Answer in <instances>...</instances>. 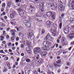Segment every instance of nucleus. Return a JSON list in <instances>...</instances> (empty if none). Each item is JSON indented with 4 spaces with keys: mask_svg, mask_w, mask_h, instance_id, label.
Segmentation results:
<instances>
[{
    "mask_svg": "<svg viewBox=\"0 0 74 74\" xmlns=\"http://www.w3.org/2000/svg\"><path fill=\"white\" fill-rule=\"evenodd\" d=\"M50 45H51V43L49 42V43H48V44H47V46H48V47H49V46H50Z\"/></svg>",
    "mask_w": 74,
    "mask_h": 74,
    "instance_id": "c9c22d12",
    "label": "nucleus"
},
{
    "mask_svg": "<svg viewBox=\"0 0 74 74\" xmlns=\"http://www.w3.org/2000/svg\"><path fill=\"white\" fill-rule=\"evenodd\" d=\"M19 37H21V36H22V34H21L20 33H19Z\"/></svg>",
    "mask_w": 74,
    "mask_h": 74,
    "instance_id": "13d9d810",
    "label": "nucleus"
},
{
    "mask_svg": "<svg viewBox=\"0 0 74 74\" xmlns=\"http://www.w3.org/2000/svg\"><path fill=\"white\" fill-rule=\"evenodd\" d=\"M45 33V30L44 29H42L41 33L42 34H44Z\"/></svg>",
    "mask_w": 74,
    "mask_h": 74,
    "instance_id": "bb28decb",
    "label": "nucleus"
},
{
    "mask_svg": "<svg viewBox=\"0 0 74 74\" xmlns=\"http://www.w3.org/2000/svg\"><path fill=\"white\" fill-rule=\"evenodd\" d=\"M4 19H7V17L6 16H4Z\"/></svg>",
    "mask_w": 74,
    "mask_h": 74,
    "instance_id": "0e129e2a",
    "label": "nucleus"
},
{
    "mask_svg": "<svg viewBox=\"0 0 74 74\" xmlns=\"http://www.w3.org/2000/svg\"><path fill=\"white\" fill-rule=\"evenodd\" d=\"M2 7L3 8H5V3H2Z\"/></svg>",
    "mask_w": 74,
    "mask_h": 74,
    "instance_id": "f3484780",
    "label": "nucleus"
},
{
    "mask_svg": "<svg viewBox=\"0 0 74 74\" xmlns=\"http://www.w3.org/2000/svg\"><path fill=\"white\" fill-rule=\"evenodd\" d=\"M51 21H48L46 22V24L47 25H51Z\"/></svg>",
    "mask_w": 74,
    "mask_h": 74,
    "instance_id": "dca6fc26",
    "label": "nucleus"
},
{
    "mask_svg": "<svg viewBox=\"0 0 74 74\" xmlns=\"http://www.w3.org/2000/svg\"><path fill=\"white\" fill-rule=\"evenodd\" d=\"M64 33H66V32H67V29L66 28H65L64 29Z\"/></svg>",
    "mask_w": 74,
    "mask_h": 74,
    "instance_id": "a19ab883",
    "label": "nucleus"
},
{
    "mask_svg": "<svg viewBox=\"0 0 74 74\" xmlns=\"http://www.w3.org/2000/svg\"><path fill=\"white\" fill-rule=\"evenodd\" d=\"M10 28H8L6 29V31H7V32H8V31H9V30H10Z\"/></svg>",
    "mask_w": 74,
    "mask_h": 74,
    "instance_id": "680f3d73",
    "label": "nucleus"
},
{
    "mask_svg": "<svg viewBox=\"0 0 74 74\" xmlns=\"http://www.w3.org/2000/svg\"><path fill=\"white\" fill-rule=\"evenodd\" d=\"M20 66H22V65H23V63L22 62H21V63L20 64Z\"/></svg>",
    "mask_w": 74,
    "mask_h": 74,
    "instance_id": "5fc2aeb1",
    "label": "nucleus"
},
{
    "mask_svg": "<svg viewBox=\"0 0 74 74\" xmlns=\"http://www.w3.org/2000/svg\"><path fill=\"white\" fill-rule=\"evenodd\" d=\"M49 43V42L48 41H44L43 42V45L44 46H45L46 47V45H47Z\"/></svg>",
    "mask_w": 74,
    "mask_h": 74,
    "instance_id": "f8f14e48",
    "label": "nucleus"
},
{
    "mask_svg": "<svg viewBox=\"0 0 74 74\" xmlns=\"http://www.w3.org/2000/svg\"><path fill=\"white\" fill-rule=\"evenodd\" d=\"M1 11L2 12H3V11H4V9L3 8H1Z\"/></svg>",
    "mask_w": 74,
    "mask_h": 74,
    "instance_id": "4d7b16f0",
    "label": "nucleus"
},
{
    "mask_svg": "<svg viewBox=\"0 0 74 74\" xmlns=\"http://www.w3.org/2000/svg\"><path fill=\"white\" fill-rule=\"evenodd\" d=\"M51 37V36H50V35H49V34L48 33L47 36H46L45 37V40H49V38Z\"/></svg>",
    "mask_w": 74,
    "mask_h": 74,
    "instance_id": "6e6552de",
    "label": "nucleus"
},
{
    "mask_svg": "<svg viewBox=\"0 0 74 74\" xmlns=\"http://www.w3.org/2000/svg\"><path fill=\"white\" fill-rule=\"evenodd\" d=\"M3 33L4 35H5L6 34V33H5V31H4L3 32Z\"/></svg>",
    "mask_w": 74,
    "mask_h": 74,
    "instance_id": "09e8293b",
    "label": "nucleus"
},
{
    "mask_svg": "<svg viewBox=\"0 0 74 74\" xmlns=\"http://www.w3.org/2000/svg\"><path fill=\"white\" fill-rule=\"evenodd\" d=\"M15 3H18V2H21V0H15Z\"/></svg>",
    "mask_w": 74,
    "mask_h": 74,
    "instance_id": "c85d7f7f",
    "label": "nucleus"
},
{
    "mask_svg": "<svg viewBox=\"0 0 74 74\" xmlns=\"http://www.w3.org/2000/svg\"><path fill=\"white\" fill-rule=\"evenodd\" d=\"M11 40H15V38H14V37H12L11 38Z\"/></svg>",
    "mask_w": 74,
    "mask_h": 74,
    "instance_id": "bf43d9fd",
    "label": "nucleus"
},
{
    "mask_svg": "<svg viewBox=\"0 0 74 74\" xmlns=\"http://www.w3.org/2000/svg\"><path fill=\"white\" fill-rule=\"evenodd\" d=\"M41 54L42 56L45 57V56H46V55H47V53L46 51H44Z\"/></svg>",
    "mask_w": 74,
    "mask_h": 74,
    "instance_id": "9d476101",
    "label": "nucleus"
},
{
    "mask_svg": "<svg viewBox=\"0 0 74 74\" xmlns=\"http://www.w3.org/2000/svg\"><path fill=\"white\" fill-rule=\"evenodd\" d=\"M1 24L2 26V27H5V25L4 24L1 23Z\"/></svg>",
    "mask_w": 74,
    "mask_h": 74,
    "instance_id": "e433bc0d",
    "label": "nucleus"
},
{
    "mask_svg": "<svg viewBox=\"0 0 74 74\" xmlns=\"http://www.w3.org/2000/svg\"><path fill=\"white\" fill-rule=\"evenodd\" d=\"M44 3H42V5H40V8L39 9L40 10H41V12H43L44 11Z\"/></svg>",
    "mask_w": 74,
    "mask_h": 74,
    "instance_id": "423d86ee",
    "label": "nucleus"
},
{
    "mask_svg": "<svg viewBox=\"0 0 74 74\" xmlns=\"http://www.w3.org/2000/svg\"><path fill=\"white\" fill-rule=\"evenodd\" d=\"M5 60H7L8 59V57H6L4 58Z\"/></svg>",
    "mask_w": 74,
    "mask_h": 74,
    "instance_id": "f704fd0d",
    "label": "nucleus"
},
{
    "mask_svg": "<svg viewBox=\"0 0 74 74\" xmlns=\"http://www.w3.org/2000/svg\"><path fill=\"white\" fill-rule=\"evenodd\" d=\"M31 14H32V15L33 14V10H32L31 11Z\"/></svg>",
    "mask_w": 74,
    "mask_h": 74,
    "instance_id": "864d4df0",
    "label": "nucleus"
},
{
    "mask_svg": "<svg viewBox=\"0 0 74 74\" xmlns=\"http://www.w3.org/2000/svg\"><path fill=\"white\" fill-rule=\"evenodd\" d=\"M71 10H74V7H73V5H72L71 7Z\"/></svg>",
    "mask_w": 74,
    "mask_h": 74,
    "instance_id": "79ce46f5",
    "label": "nucleus"
},
{
    "mask_svg": "<svg viewBox=\"0 0 74 74\" xmlns=\"http://www.w3.org/2000/svg\"><path fill=\"white\" fill-rule=\"evenodd\" d=\"M42 50H43L44 51H46V50H47V47H42Z\"/></svg>",
    "mask_w": 74,
    "mask_h": 74,
    "instance_id": "a878e982",
    "label": "nucleus"
},
{
    "mask_svg": "<svg viewBox=\"0 0 74 74\" xmlns=\"http://www.w3.org/2000/svg\"><path fill=\"white\" fill-rule=\"evenodd\" d=\"M67 22L68 23H69V24H70L71 23V21L70 20H70H68L67 21Z\"/></svg>",
    "mask_w": 74,
    "mask_h": 74,
    "instance_id": "b1692460",
    "label": "nucleus"
},
{
    "mask_svg": "<svg viewBox=\"0 0 74 74\" xmlns=\"http://www.w3.org/2000/svg\"><path fill=\"white\" fill-rule=\"evenodd\" d=\"M12 14L15 15H16V13L15 11H13L12 12Z\"/></svg>",
    "mask_w": 74,
    "mask_h": 74,
    "instance_id": "7c9ffc66",
    "label": "nucleus"
},
{
    "mask_svg": "<svg viewBox=\"0 0 74 74\" xmlns=\"http://www.w3.org/2000/svg\"><path fill=\"white\" fill-rule=\"evenodd\" d=\"M14 15L13 14H10V16L11 18H14Z\"/></svg>",
    "mask_w": 74,
    "mask_h": 74,
    "instance_id": "aec40b11",
    "label": "nucleus"
},
{
    "mask_svg": "<svg viewBox=\"0 0 74 74\" xmlns=\"http://www.w3.org/2000/svg\"><path fill=\"white\" fill-rule=\"evenodd\" d=\"M8 45L9 46V47H10V46L11 45V43L10 42L9 43Z\"/></svg>",
    "mask_w": 74,
    "mask_h": 74,
    "instance_id": "a18cd8bd",
    "label": "nucleus"
},
{
    "mask_svg": "<svg viewBox=\"0 0 74 74\" xmlns=\"http://www.w3.org/2000/svg\"><path fill=\"white\" fill-rule=\"evenodd\" d=\"M53 35L55 36L56 35V34L57 33V31H56V29H55L53 31V32H52Z\"/></svg>",
    "mask_w": 74,
    "mask_h": 74,
    "instance_id": "ddd939ff",
    "label": "nucleus"
},
{
    "mask_svg": "<svg viewBox=\"0 0 74 74\" xmlns=\"http://www.w3.org/2000/svg\"><path fill=\"white\" fill-rule=\"evenodd\" d=\"M51 31H52V30H56V27L55 26L52 27L51 28Z\"/></svg>",
    "mask_w": 74,
    "mask_h": 74,
    "instance_id": "2eb2a0df",
    "label": "nucleus"
},
{
    "mask_svg": "<svg viewBox=\"0 0 74 74\" xmlns=\"http://www.w3.org/2000/svg\"><path fill=\"white\" fill-rule=\"evenodd\" d=\"M26 61L27 62V63H29L31 62V60L29 59H27L26 60Z\"/></svg>",
    "mask_w": 74,
    "mask_h": 74,
    "instance_id": "412c9836",
    "label": "nucleus"
},
{
    "mask_svg": "<svg viewBox=\"0 0 74 74\" xmlns=\"http://www.w3.org/2000/svg\"><path fill=\"white\" fill-rule=\"evenodd\" d=\"M8 71V69H4L3 70V71L4 73H5V72H6Z\"/></svg>",
    "mask_w": 74,
    "mask_h": 74,
    "instance_id": "c756f323",
    "label": "nucleus"
},
{
    "mask_svg": "<svg viewBox=\"0 0 74 74\" xmlns=\"http://www.w3.org/2000/svg\"><path fill=\"white\" fill-rule=\"evenodd\" d=\"M56 63L57 64H59V63H61V61H60V60H58L56 61Z\"/></svg>",
    "mask_w": 74,
    "mask_h": 74,
    "instance_id": "72a5a7b5",
    "label": "nucleus"
},
{
    "mask_svg": "<svg viewBox=\"0 0 74 74\" xmlns=\"http://www.w3.org/2000/svg\"><path fill=\"white\" fill-rule=\"evenodd\" d=\"M0 53H3L5 54V53L3 51V50H1L0 51Z\"/></svg>",
    "mask_w": 74,
    "mask_h": 74,
    "instance_id": "ea45409f",
    "label": "nucleus"
},
{
    "mask_svg": "<svg viewBox=\"0 0 74 74\" xmlns=\"http://www.w3.org/2000/svg\"><path fill=\"white\" fill-rule=\"evenodd\" d=\"M5 15V12H3L2 14H1V16H3V15Z\"/></svg>",
    "mask_w": 74,
    "mask_h": 74,
    "instance_id": "473e14b6",
    "label": "nucleus"
},
{
    "mask_svg": "<svg viewBox=\"0 0 74 74\" xmlns=\"http://www.w3.org/2000/svg\"><path fill=\"white\" fill-rule=\"evenodd\" d=\"M34 73L35 74H37V71H34Z\"/></svg>",
    "mask_w": 74,
    "mask_h": 74,
    "instance_id": "774afa93",
    "label": "nucleus"
},
{
    "mask_svg": "<svg viewBox=\"0 0 74 74\" xmlns=\"http://www.w3.org/2000/svg\"><path fill=\"white\" fill-rule=\"evenodd\" d=\"M41 50L40 47H36L34 49V53L35 55H37V56L38 57H39V56L38 53H40V52Z\"/></svg>",
    "mask_w": 74,
    "mask_h": 74,
    "instance_id": "f03ea898",
    "label": "nucleus"
},
{
    "mask_svg": "<svg viewBox=\"0 0 74 74\" xmlns=\"http://www.w3.org/2000/svg\"><path fill=\"white\" fill-rule=\"evenodd\" d=\"M63 3H61V4L60 3L59 5V6L60 7V8L58 9L59 11H63L64 10V7L63 6Z\"/></svg>",
    "mask_w": 74,
    "mask_h": 74,
    "instance_id": "20e7f679",
    "label": "nucleus"
},
{
    "mask_svg": "<svg viewBox=\"0 0 74 74\" xmlns=\"http://www.w3.org/2000/svg\"><path fill=\"white\" fill-rule=\"evenodd\" d=\"M19 38L18 37H17L16 38V41H18L19 40Z\"/></svg>",
    "mask_w": 74,
    "mask_h": 74,
    "instance_id": "de8ad7c7",
    "label": "nucleus"
},
{
    "mask_svg": "<svg viewBox=\"0 0 74 74\" xmlns=\"http://www.w3.org/2000/svg\"><path fill=\"white\" fill-rule=\"evenodd\" d=\"M46 15L47 16H50L51 15L52 19H55L56 16V13L53 12H49L46 13Z\"/></svg>",
    "mask_w": 74,
    "mask_h": 74,
    "instance_id": "f257e3e1",
    "label": "nucleus"
},
{
    "mask_svg": "<svg viewBox=\"0 0 74 74\" xmlns=\"http://www.w3.org/2000/svg\"><path fill=\"white\" fill-rule=\"evenodd\" d=\"M64 16V14H61V16L62 18H63V16Z\"/></svg>",
    "mask_w": 74,
    "mask_h": 74,
    "instance_id": "8fccbe9b",
    "label": "nucleus"
},
{
    "mask_svg": "<svg viewBox=\"0 0 74 74\" xmlns=\"http://www.w3.org/2000/svg\"><path fill=\"white\" fill-rule=\"evenodd\" d=\"M59 28L60 29H62V23L60 22L59 24Z\"/></svg>",
    "mask_w": 74,
    "mask_h": 74,
    "instance_id": "6ab92c4d",
    "label": "nucleus"
},
{
    "mask_svg": "<svg viewBox=\"0 0 74 74\" xmlns=\"http://www.w3.org/2000/svg\"><path fill=\"white\" fill-rule=\"evenodd\" d=\"M37 63L39 64H41L43 63V60L42 58H40L39 59V60L37 61Z\"/></svg>",
    "mask_w": 74,
    "mask_h": 74,
    "instance_id": "1a4fd4ad",
    "label": "nucleus"
},
{
    "mask_svg": "<svg viewBox=\"0 0 74 74\" xmlns=\"http://www.w3.org/2000/svg\"><path fill=\"white\" fill-rule=\"evenodd\" d=\"M29 49L28 50H27V53H28L30 54V53L31 52V51H30V47H28V49H29Z\"/></svg>",
    "mask_w": 74,
    "mask_h": 74,
    "instance_id": "5701e85b",
    "label": "nucleus"
},
{
    "mask_svg": "<svg viewBox=\"0 0 74 74\" xmlns=\"http://www.w3.org/2000/svg\"><path fill=\"white\" fill-rule=\"evenodd\" d=\"M11 5V2H9L7 4V7H8V8H10Z\"/></svg>",
    "mask_w": 74,
    "mask_h": 74,
    "instance_id": "4468645a",
    "label": "nucleus"
},
{
    "mask_svg": "<svg viewBox=\"0 0 74 74\" xmlns=\"http://www.w3.org/2000/svg\"><path fill=\"white\" fill-rule=\"evenodd\" d=\"M74 41L71 42V45H73V44H74Z\"/></svg>",
    "mask_w": 74,
    "mask_h": 74,
    "instance_id": "e2e57ef3",
    "label": "nucleus"
},
{
    "mask_svg": "<svg viewBox=\"0 0 74 74\" xmlns=\"http://www.w3.org/2000/svg\"><path fill=\"white\" fill-rule=\"evenodd\" d=\"M17 11H20L19 13V14L22 17L24 16L25 12L23 11V10H22L21 8H19L18 9H17Z\"/></svg>",
    "mask_w": 74,
    "mask_h": 74,
    "instance_id": "7ed1b4c3",
    "label": "nucleus"
},
{
    "mask_svg": "<svg viewBox=\"0 0 74 74\" xmlns=\"http://www.w3.org/2000/svg\"><path fill=\"white\" fill-rule=\"evenodd\" d=\"M12 49L13 50H14V49H15V47H13L12 48Z\"/></svg>",
    "mask_w": 74,
    "mask_h": 74,
    "instance_id": "69168bd1",
    "label": "nucleus"
},
{
    "mask_svg": "<svg viewBox=\"0 0 74 74\" xmlns=\"http://www.w3.org/2000/svg\"><path fill=\"white\" fill-rule=\"evenodd\" d=\"M65 40H66V38L62 37L61 39V42L63 46L66 45V44L65 43Z\"/></svg>",
    "mask_w": 74,
    "mask_h": 74,
    "instance_id": "39448f33",
    "label": "nucleus"
},
{
    "mask_svg": "<svg viewBox=\"0 0 74 74\" xmlns=\"http://www.w3.org/2000/svg\"><path fill=\"white\" fill-rule=\"evenodd\" d=\"M30 38V39L31 40H34V38H35V37L33 35H32L29 37V38Z\"/></svg>",
    "mask_w": 74,
    "mask_h": 74,
    "instance_id": "a211bd4d",
    "label": "nucleus"
},
{
    "mask_svg": "<svg viewBox=\"0 0 74 74\" xmlns=\"http://www.w3.org/2000/svg\"><path fill=\"white\" fill-rule=\"evenodd\" d=\"M71 35H74V32H71Z\"/></svg>",
    "mask_w": 74,
    "mask_h": 74,
    "instance_id": "338daca9",
    "label": "nucleus"
},
{
    "mask_svg": "<svg viewBox=\"0 0 74 74\" xmlns=\"http://www.w3.org/2000/svg\"><path fill=\"white\" fill-rule=\"evenodd\" d=\"M59 22H62V18H61V17H59Z\"/></svg>",
    "mask_w": 74,
    "mask_h": 74,
    "instance_id": "4c0bfd02",
    "label": "nucleus"
},
{
    "mask_svg": "<svg viewBox=\"0 0 74 74\" xmlns=\"http://www.w3.org/2000/svg\"><path fill=\"white\" fill-rule=\"evenodd\" d=\"M72 15L74 16V11H73L72 12Z\"/></svg>",
    "mask_w": 74,
    "mask_h": 74,
    "instance_id": "6e6d98bb",
    "label": "nucleus"
},
{
    "mask_svg": "<svg viewBox=\"0 0 74 74\" xmlns=\"http://www.w3.org/2000/svg\"><path fill=\"white\" fill-rule=\"evenodd\" d=\"M10 31V32H11L12 33H15V32H16V30L15 29H12Z\"/></svg>",
    "mask_w": 74,
    "mask_h": 74,
    "instance_id": "2f4dec72",
    "label": "nucleus"
},
{
    "mask_svg": "<svg viewBox=\"0 0 74 74\" xmlns=\"http://www.w3.org/2000/svg\"><path fill=\"white\" fill-rule=\"evenodd\" d=\"M12 36H14L15 35V33L12 32Z\"/></svg>",
    "mask_w": 74,
    "mask_h": 74,
    "instance_id": "58836bf2",
    "label": "nucleus"
},
{
    "mask_svg": "<svg viewBox=\"0 0 74 74\" xmlns=\"http://www.w3.org/2000/svg\"><path fill=\"white\" fill-rule=\"evenodd\" d=\"M23 23H28V21L26 20H25L23 21Z\"/></svg>",
    "mask_w": 74,
    "mask_h": 74,
    "instance_id": "4be33fe9",
    "label": "nucleus"
},
{
    "mask_svg": "<svg viewBox=\"0 0 74 74\" xmlns=\"http://www.w3.org/2000/svg\"><path fill=\"white\" fill-rule=\"evenodd\" d=\"M6 64L7 65V66L8 67H10V63L8 62H6Z\"/></svg>",
    "mask_w": 74,
    "mask_h": 74,
    "instance_id": "cd10ccee",
    "label": "nucleus"
},
{
    "mask_svg": "<svg viewBox=\"0 0 74 74\" xmlns=\"http://www.w3.org/2000/svg\"><path fill=\"white\" fill-rule=\"evenodd\" d=\"M40 73H41V71L40 70V69H38L37 70Z\"/></svg>",
    "mask_w": 74,
    "mask_h": 74,
    "instance_id": "37998d69",
    "label": "nucleus"
},
{
    "mask_svg": "<svg viewBox=\"0 0 74 74\" xmlns=\"http://www.w3.org/2000/svg\"><path fill=\"white\" fill-rule=\"evenodd\" d=\"M26 44L28 45L29 44V41H28V40H27L26 41Z\"/></svg>",
    "mask_w": 74,
    "mask_h": 74,
    "instance_id": "603ef678",
    "label": "nucleus"
},
{
    "mask_svg": "<svg viewBox=\"0 0 74 74\" xmlns=\"http://www.w3.org/2000/svg\"><path fill=\"white\" fill-rule=\"evenodd\" d=\"M10 38V36H9L7 35L6 36V38H7V39H8V38Z\"/></svg>",
    "mask_w": 74,
    "mask_h": 74,
    "instance_id": "49530a36",
    "label": "nucleus"
},
{
    "mask_svg": "<svg viewBox=\"0 0 74 74\" xmlns=\"http://www.w3.org/2000/svg\"><path fill=\"white\" fill-rule=\"evenodd\" d=\"M67 52H68V51H64L63 53V54H65V53H66Z\"/></svg>",
    "mask_w": 74,
    "mask_h": 74,
    "instance_id": "3c124183",
    "label": "nucleus"
},
{
    "mask_svg": "<svg viewBox=\"0 0 74 74\" xmlns=\"http://www.w3.org/2000/svg\"><path fill=\"white\" fill-rule=\"evenodd\" d=\"M15 64L16 65V66H18V63L17 62H16L15 63Z\"/></svg>",
    "mask_w": 74,
    "mask_h": 74,
    "instance_id": "052dcab7",
    "label": "nucleus"
},
{
    "mask_svg": "<svg viewBox=\"0 0 74 74\" xmlns=\"http://www.w3.org/2000/svg\"><path fill=\"white\" fill-rule=\"evenodd\" d=\"M66 65L68 66H69L71 65V64H70V62H67L66 64Z\"/></svg>",
    "mask_w": 74,
    "mask_h": 74,
    "instance_id": "393cba45",
    "label": "nucleus"
},
{
    "mask_svg": "<svg viewBox=\"0 0 74 74\" xmlns=\"http://www.w3.org/2000/svg\"><path fill=\"white\" fill-rule=\"evenodd\" d=\"M33 36V32H30L28 34L27 37L28 38H30V37L31 36Z\"/></svg>",
    "mask_w": 74,
    "mask_h": 74,
    "instance_id": "0eeeda50",
    "label": "nucleus"
},
{
    "mask_svg": "<svg viewBox=\"0 0 74 74\" xmlns=\"http://www.w3.org/2000/svg\"><path fill=\"white\" fill-rule=\"evenodd\" d=\"M35 16L37 18H38V17H41V14H40L37 13L35 15Z\"/></svg>",
    "mask_w": 74,
    "mask_h": 74,
    "instance_id": "9b49d317",
    "label": "nucleus"
},
{
    "mask_svg": "<svg viewBox=\"0 0 74 74\" xmlns=\"http://www.w3.org/2000/svg\"><path fill=\"white\" fill-rule=\"evenodd\" d=\"M21 47L22 48H23V47H24V45H23V44L21 45Z\"/></svg>",
    "mask_w": 74,
    "mask_h": 74,
    "instance_id": "c03bdc74",
    "label": "nucleus"
}]
</instances>
